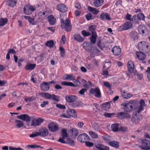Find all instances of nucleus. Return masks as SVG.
<instances>
[{
	"label": "nucleus",
	"mask_w": 150,
	"mask_h": 150,
	"mask_svg": "<svg viewBox=\"0 0 150 150\" xmlns=\"http://www.w3.org/2000/svg\"><path fill=\"white\" fill-rule=\"evenodd\" d=\"M61 27L62 28H64L65 30L69 32L72 29V25L70 21L68 18H66L65 21L63 19L61 20Z\"/></svg>",
	"instance_id": "f257e3e1"
},
{
	"label": "nucleus",
	"mask_w": 150,
	"mask_h": 150,
	"mask_svg": "<svg viewBox=\"0 0 150 150\" xmlns=\"http://www.w3.org/2000/svg\"><path fill=\"white\" fill-rule=\"evenodd\" d=\"M41 95L47 99H52L58 102L59 100V96L54 94H51L48 93L43 92L40 93Z\"/></svg>",
	"instance_id": "f03ea898"
},
{
	"label": "nucleus",
	"mask_w": 150,
	"mask_h": 150,
	"mask_svg": "<svg viewBox=\"0 0 150 150\" xmlns=\"http://www.w3.org/2000/svg\"><path fill=\"white\" fill-rule=\"evenodd\" d=\"M35 8L33 6L30 4H27L23 8L24 13L26 15H30L32 12L35 11Z\"/></svg>",
	"instance_id": "7ed1b4c3"
},
{
	"label": "nucleus",
	"mask_w": 150,
	"mask_h": 150,
	"mask_svg": "<svg viewBox=\"0 0 150 150\" xmlns=\"http://www.w3.org/2000/svg\"><path fill=\"white\" fill-rule=\"evenodd\" d=\"M68 135L67 132V130L65 129H63L62 130V135L59 139L58 141L60 142L65 144L66 140L68 138Z\"/></svg>",
	"instance_id": "20e7f679"
},
{
	"label": "nucleus",
	"mask_w": 150,
	"mask_h": 150,
	"mask_svg": "<svg viewBox=\"0 0 150 150\" xmlns=\"http://www.w3.org/2000/svg\"><path fill=\"white\" fill-rule=\"evenodd\" d=\"M44 121V119L41 118L39 117L37 119L34 118L32 120L31 123L30 124H28V125L29 126L36 127L40 125Z\"/></svg>",
	"instance_id": "39448f33"
},
{
	"label": "nucleus",
	"mask_w": 150,
	"mask_h": 150,
	"mask_svg": "<svg viewBox=\"0 0 150 150\" xmlns=\"http://www.w3.org/2000/svg\"><path fill=\"white\" fill-rule=\"evenodd\" d=\"M142 145L140 146L143 150H148L150 149V141L144 139L141 141Z\"/></svg>",
	"instance_id": "423d86ee"
},
{
	"label": "nucleus",
	"mask_w": 150,
	"mask_h": 150,
	"mask_svg": "<svg viewBox=\"0 0 150 150\" xmlns=\"http://www.w3.org/2000/svg\"><path fill=\"white\" fill-rule=\"evenodd\" d=\"M49 130L52 132H54L58 131L59 130L58 125L52 122L49 124L47 126Z\"/></svg>",
	"instance_id": "0eeeda50"
},
{
	"label": "nucleus",
	"mask_w": 150,
	"mask_h": 150,
	"mask_svg": "<svg viewBox=\"0 0 150 150\" xmlns=\"http://www.w3.org/2000/svg\"><path fill=\"white\" fill-rule=\"evenodd\" d=\"M77 139L80 142L85 143L89 140V137L85 133L79 135L78 136Z\"/></svg>",
	"instance_id": "6e6552de"
},
{
	"label": "nucleus",
	"mask_w": 150,
	"mask_h": 150,
	"mask_svg": "<svg viewBox=\"0 0 150 150\" xmlns=\"http://www.w3.org/2000/svg\"><path fill=\"white\" fill-rule=\"evenodd\" d=\"M132 26V24L131 22L127 21L125 23L122 25L120 26L119 30L120 31L126 30L130 28Z\"/></svg>",
	"instance_id": "1a4fd4ad"
},
{
	"label": "nucleus",
	"mask_w": 150,
	"mask_h": 150,
	"mask_svg": "<svg viewBox=\"0 0 150 150\" xmlns=\"http://www.w3.org/2000/svg\"><path fill=\"white\" fill-rule=\"evenodd\" d=\"M89 93L94 95L95 96L98 98L101 97V93L99 89L98 88H91L89 91Z\"/></svg>",
	"instance_id": "9d476101"
},
{
	"label": "nucleus",
	"mask_w": 150,
	"mask_h": 150,
	"mask_svg": "<svg viewBox=\"0 0 150 150\" xmlns=\"http://www.w3.org/2000/svg\"><path fill=\"white\" fill-rule=\"evenodd\" d=\"M117 117L120 119H123L125 118L129 119L131 117L130 115L127 113L125 112H122L118 113L117 114Z\"/></svg>",
	"instance_id": "9b49d317"
},
{
	"label": "nucleus",
	"mask_w": 150,
	"mask_h": 150,
	"mask_svg": "<svg viewBox=\"0 0 150 150\" xmlns=\"http://www.w3.org/2000/svg\"><path fill=\"white\" fill-rule=\"evenodd\" d=\"M38 132L39 136L45 137H46L48 135L49 131L47 128L44 127L39 129Z\"/></svg>",
	"instance_id": "f8f14e48"
},
{
	"label": "nucleus",
	"mask_w": 150,
	"mask_h": 150,
	"mask_svg": "<svg viewBox=\"0 0 150 150\" xmlns=\"http://www.w3.org/2000/svg\"><path fill=\"white\" fill-rule=\"evenodd\" d=\"M123 109L125 112H129L132 111L133 109V107L130 103H125L123 104Z\"/></svg>",
	"instance_id": "ddd939ff"
},
{
	"label": "nucleus",
	"mask_w": 150,
	"mask_h": 150,
	"mask_svg": "<svg viewBox=\"0 0 150 150\" xmlns=\"http://www.w3.org/2000/svg\"><path fill=\"white\" fill-rule=\"evenodd\" d=\"M17 117L19 119H21L24 121H26L27 122V124H28V123L30 120L31 117L28 115L24 114L20 115L17 116Z\"/></svg>",
	"instance_id": "4468645a"
},
{
	"label": "nucleus",
	"mask_w": 150,
	"mask_h": 150,
	"mask_svg": "<svg viewBox=\"0 0 150 150\" xmlns=\"http://www.w3.org/2000/svg\"><path fill=\"white\" fill-rule=\"evenodd\" d=\"M131 15L127 13L126 16V18L127 20L133 21L135 23H138V21L137 20V16L136 15H134L132 18H131Z\"/></svg>",
	"instance_id": "2eb2a0df"
},
{
	"label": "nucleus",
	"mask_w": 150,
	"mask_h": 150,
	"mask_svg": "<svg viewBox=\"0 0 150 150\" xmlns=\"http://www.w3.org/2000/svg\"><path fill=\"white\" fill-rule=\"evenodd\" d=\"M57 9L61 12L64 13L66 12L67 8L66 6L64 4H60L57 6Z\"/></svg>",
	"instance_id": "dca6fc26"
},
{
	"label": "nucleus",
	"mask_w": 150,
	"mask_h": 150,
	"mask_svg": "<svg viewBox=\"0 0 150 150\" xmlns=\"http://www.w3.org/2000/svg\"><path fill=\"white\" fill-rule=\"evenodd\" d=\"M83 48L85 50L91 52L93 47V45L91 43L84 42L83 43Z\"/></svg>",
	"instance_id": "f3484780"
},
{
	"label": "nucleus",
	"mask_w": 150,
	"mask_h": 150,
	"mask_svg": "<svg viewBox=\"0 0 150 150\" xmlns=\"http://www.w3.org/2000/svg\"><path fill=\"white\" fill-rule=\"evenodd\" d=\"M41 89L44 91H46L50 89L49 84L46 82H43L40 86Z\"/></svg>",
	"instance_id": "a211bd4d"
},
{
	"label": "nucleus",
	"mask_w": 150,
	"mask_h": 150,
	"mask_svg": "<svg viewBox=\"0 0 150 150\" xmlns=\"http://www.w3.org/2000/svg\"><path fill=\"white\" fill-rule=\"evenodd\" d=\"M77 98V97L75 96L70 95L65 97L66 101L68 102L71 103L75 102Z\"/></svg>",
	"instance_id": "6ab92c4d"
},
{
	"label": "nucleus",
	"mask_w": 150,
	"mask_h": 150,
	"mask_svg": "<svg viewBox=\"0 0 150 150\" xmlns=\"http://www.w3.org/2000/svg\"><path fill=\"white\" fill-rule=\"evenodd\" d=\"M67 114L69 117L71 116L74 118H76L77 117V114L75 111L73 109H68L67 110Z\"/></svg>",
	"instance_id": "aec40b11"
},
{
	"label": "nucleus",
	"mask_w": 150,
	"mask_h": 150,
	"mask_svg": "<svg viewBox=\"0 0 150 150\" xmlns=\"http://www.w3.org/2000/svg\"><path fill=\"white\" fill-rule=\"evenodd\" d=\"M127 67L129 72L132 73L134 69V64L133 62L131 60L129 61L127 63Z\"/></svg>",
	"instance_id": "412c9836"
},
{
	"label": "nucleus",
	"mask_w": 150,
	"mask_h": 150,
	"mask_svg": "<svg viewBox=\"0 0 150 150\" xmlns=\"http://www.w3.org/2000/svg\"><path fill=\"white\" fill-rule=\"evenodd\" d=\"M112 52L114 55L118 56L120 54L121 50L119 47L115 46L112 48Z\"/></svg>",
	"instance_id": "4be33fe9"
},
{
	"label": "nucleus",
	"mask_w": 150,
	"mask_h": 150,
	"mask_svg": "<svg viewBox=\"0 0 150 150\" xmlns=\"http://www.w3.org/2000/svg\"><path fill=\"white\" fill-rule=\"evenodd\" d=\"M137 57L139 59L142 61L143 63H146L145 61H144L146 58V56L144 53L141 52H138L137 53Z\"/></svg>",
	"instance_id": "5701e85b"
},
{
	"label": "nucleus",
	"mask_w": 150,
	"mask_h": 150,
	"mask_svg": "<svg viewBox=\"0 0 150 150\" xmlns=\"http://www.w3.org/2000/svg\"><path fill=\"white\" fill-rule=\"evenodd\" d=\"M138 48L142 51L146 47H148V44L145 41L141 42L138 45Z\"/></svg>",
	"instance_id": "b1692460"
},
{
	"label": "nucleus",
	"mask_w": 150,
	"mask_h": 150,
	"mask_svg": "<svg viewBox=\"0 0 150 150\" xmlns=\"http://www.w3.org/2000/svg\"><path fill=\"white\" fill-rule=\"evenodd\" d=\"M100 17L102 20H107L108 21H110L111 20L109 15L107 13L105 12L102 13L100 15Z\"/></svg>",
	"instance_id": "393cba45"
},
{
	"label": "nucleus",
	"mask_w": 150,
	"mask_h": 150,
	"mask_svg": "<svg viewBox=\"0 0 150 150\" xmlns=\"http://www.w3.org/2000/svg\"><path fill=\"white\" fill-rule=\"evenodd\" d=\"M15 127L16 128L19 129L23 127L24 125V124L22 121L16 120L15 121Z\"/></svg>",
	"instance_id": "a878e982"
},
{
	"label": "nucleus",
	"mask_w": 150,
	"mask_h": 150,
	"mask_svg": "<svg viewBox=\"0 0 150 150\" xmlns=\"http://www.w3.org/2000/svg\"><path fill=\"white\" fill-rule=\"evenodd\" d=\"M74 39L79 42H82L84 40V38H82L79 34H75L73 35Z\"/></svg>",
	"instance_id": "bb28decb"
},
{
	"label": "nucleus",
	"mask_w": 150,
	"mask_h": 150,
	"mask_svg": "<svg viewBox=\"0 0 150 150\" xmlns=\"http://www.w3.org/2000/svg\"><path fill=\"white\" fill-rule=\"evenodd\" d=\"M103 0H95L93 1V4L95 6L98 7L103 4Z\"/></svg>",
	"instance_id": "cd10ccee"
},
{
	"label": "nucleus",
	"mask_w": 150,
	"mask_h": 150,
	"mask_svg": "<svg viewBox=\"0 0 150 150\" xmlns=\"http://www.w3.org/2000/svg\"><path fill=\"white\" fill-rule=\"evenodd\" d=\"M47 19L51 25H53L54 24L56 21V19L54 17L53 15H50L48 16Z\"/></svg>",
	"instance_id": "c85d7f7f"
},
{
	"label": "nucleus",
	"mask_w": 150,
	"mask_h": 150,
	"mask_svg": "<svg viewBox=\"0 0 150 150\" xmlns=\"http://www.w3.org/2000/svg\"><path fill=\"white\" fill-rule=\"evenodd\" d=\"M121 93L122 96L125 98L128 99L132 96V95L130 93H127L124 90H121Z\"/></svg>",
	"instance_id": "c756f323"
},
{
	"label": "nucleus",
	"mask_w": 150,
	"mask_h": 150,
	"mask_svg": "<svg viewBox=\"0 0 150 150\" xmlns=\"http://www.w3.org/2000/svg\"><path fill=\"white\" fill-rule=\"evenodd\" d=\"M63 79H64L67 80L69 79L72 81L75 80V76L73 74H65L63 76Z\"/></svg>",
	"instance_id": "7c9ffc66"
},
{
	"label": "nucleus",
	"mask_w": 150,
	"mask_h": 150,
	"mask_svg": "<svg viewBox=\"0 0 150 150\" xmlns=\"http://www.w3.org/2000/svg\"><path fill=\"white\" fill-rule=\"evenodd\" d=\"M88 9L89 11L91 12L94 15L97 14L99 12V10L96 9V8L90 6H88Z\"/></svg>",
	"instance_id": "2f4dec72"
},
{
	"label": "nucleus",
	"mask_w": 150,
	"mask_h": 150,
	"mask_svg": "<svg viewBox=\"0 0 150 150\" xmlns=\"http://www.w3.org/2000/svg\"><path fill=\"white\" fill-rule=\"evenodd\" d=\"M91 35L92 36L90 38V41L93 43L95 44L96 42L97 37V33H93L91 34Z\"/></svg>",
	"instance_id": "473e14b6"
},
{
	"label": "nucleus",
	"mask_w": 150,
	"mask_h": 150,
	"mask_svg": "<svg viewBox=\"0 0 150 150\" xmlns=\"http://www.w3.org/2000/svg\"><path fill=\"white\" fill-rule=\"evenodd\" d=\"M16 3V0H8L7 2V5L9 6L12 7L15 6Z\"/></svg>",
	"instance_id": "72a5a7b5"
},
{
	"label": "nucleus",
	"mask_w": 150,
	"mask_h": 150,
	"mask_svg": "<svg viewBox=\"0 0 150 150\" xmlns=\"http://www.w3.org/2000/svg\"><path fill=\"white\" fill-rule=\"evenodd\" d=\"M97 26L95 25H92L89 26L88 27V30L91 32V34L93 33H96L95 31Z\"/></svg>",
	"instance_id": "f704fd0d"
},
{
	"label": "nucleus",
	"mask_w": 150,
	"mask_h": 150,
	"mask_svg": "<svg viewBox=\"0 0 150 150\" xmlns=\"http://www.w3.org/2000/svg\"><path fill=\"white\" fill-rule=\"evenodd\" d=\"M35 66L36 64H35L29 63L26 65L25 68L27 70H32L34 69Z\"/></svg>",
	"instance_id": "c9c22d12"
},
{
	"label": "nucleus",
	"mask_w": 150,
	"mask_h": 150,
	"mask_svg": "<svg viewBox=\"0 0 150 150\" xmlns=\"http://www.w3.org/2000/svg\"><path fill=\"white\" fill-rule=\"evenodd\" d=\"M109 144L110 146L114 147L117 148L119 146V143L116 141H112L109 143Z\"/></svg>",
	"instance_id": "e433bc0d"
},
{
	"label": "nucleus",
	"mask_w": 150,
	"mask_h": 150,
	"mask_svg": "<svg viewBox=\"0 0 150 150\" xmlns=\"http://www.w3.org/2000/svg\"><path fill=\"white\" fill-rule=\"evenodd\" d=\"M118 124H113L111 126V128L112 131L117 132L119 130Z\"/></svg>",
	"instance_id": "4c0bfd02"
},
{
	"label": "nucleus",
	"mask_w": 150,
	"mask_h": 150,
	"mask_svg": "<svg viewBox=\"0 0 150 150\" xmlns=\"http://www.w3.org/2000/svg\"><path fill=\"white\" fill-rule=\"evenodd\" d=\"M61 84L62 85L65 86H75L74 85V84L71 82L63 81L61 82Z\"/></svg>",
	"instance_id": "58836bf2"
},
{
	"label": "nucleus",
	"mask_w": 150,
	"mask_h": 150,
	"mask_svg": "<svg viewBox=\"0 0 150 150\" xmlns=\"http://www.w3.org/2000/svg\"><path fill=\"white\" fill-rule=\"evenodd\" d=\"M137 18L139 20L144 21L145 16L142 13H139L137 16Z\"/></svg>",
	"instance_id": "ea45409f"
},
{
	"label": "nucleus",
	"mask_w": 150,
	"mask_h": 150,
	"mask_svg": "<svg viewBox=\"0 0 150 150\" xmlns=\"http://www.w3.org/2000/svg\"><path fill=\"white\" fill-rule=\"evenodd\" d=\"M140 120V119L137 116L132 117L131 119L132 122L135 124L138 123Z\"/></svg>",
	"instance_id": "a19ab883"
},
{
	"label": "nucleus",
	"mask_w": 150,
	"mask_h": 150,
	"mask_svg": "<svg viewBox=\"0 0 150 150\" xmlns=\"http://www.w3.org/2000/svg\"><path fill=\"white\" fill-rule=\"evenodd\" d=\"M110 104L109 103H106L102 105L101 107L104 110H107L110 108Z\"/></svg>",
	"instance_id": "79ce46f5"
},
{
	"label": "nucleus",
	"mask_w": 150,
	"mask_h": 150,
	"mask_svg": "<svg viewBox=\"0 0 150 150\" xmlns=\"http://www.w3.org/2000/svg\"><path fill=\"white\" fill-rule=\"evenodd\" d=\"M8 20L6 18H2L0 19V26H3L7 23Z\"/></svg>",
	"instance_id": "37998d69"
},
{
	"label": "nucleus",
	"mask_w": 150,
	"mask_h": 150,
	"mask_svg": "<svg viewBox=\"0 0 150 150\" xmlns=\"http://www.w3.org/2000/svg\"><path fill=\"white\" fill-rule=\"evenodd\" d=\"M72 133V136L76 137L78 134V130L75 128L72 129L70 130Z\"/></svg>",
	"instance_id": "c03bdc74"
},
{
	"label": "nucleus",
	"mask_w": 150,
	"mask_h": 150,
	"mask_svg": "<svg viewBox=\"0 0 150 150\" xmlns=\"http://www.w3.org/2000/svg\"><path fill=\"white\" fill-rule=\"evenodd\" d=\"M65 144H69L71 145L74 146V142L73 140L68 138L66 140Z\"/></svg>",
	"instance_id": "a18cd8bd"
},
{
	"label": "nucleus",
	"mask_w": 150,
	"mask_h": 150,
	"mask_svg": "<svg viewBox=\"0 0 150 150\" xmlns=\"http://www.w3.org/2000/svg\"><path fill=\"white\" fill-rule=\"evenodd\" d=\"M35 99V97L34 96H31V97H29L27 98H25L24 99V100L26 102H30L34 100Z\"/></svg>",
	"instance_id": "49530a36"
},
{
	"label": "nucleus",
	"mask_w": 150,
	"mask_h": 150,
	"mask_svg": "<svg viewBox=\"0 0 150 150\" xmlns=\"http://www.w3.org/2000/svg\"><path fill=\"white\" fill-rule=\"evenodd\" d=\"M46 46L50 48H52L53 47L54 42L53 40H51L47 42L45 44Z\"/></svg>",
	"instance_id": "de8ad7c7"
},
{
	"label": "nucleus",
	"mask_w": 150,
	"mask_h": 150,
	"mask_svg": "<svg viewBox=\"0 0 150 150\" xmlns=\"http://www.w3.org/2000/svg\"><path fill=\"white\" fill-rule=\"evenodd\" d=\"M81 34L84 37L89 36L91 33L85 30H83L81 32Z\"/></svg>",
	"instance_id": "09e8293b"
},
{
	"label": "nucleus",
	"mask_w": 150,
	"mask_h": 150,
	"mask_svg": "<svg viewBox=\"0 0 150 150\" xmlns=\"http://www.w3.org/2000/svg\"><path fill=\"white\" fill-rule=\"evenodd\" d=\"M92 126L95 130L99 132H100L101 128L96 123H94L92 125Z\"/></svg>",
	"instance_id": "8fccbe9b"
},
{
	"label": "nucleus",
	"mask_w": 150,
	"mask_h": 150,
	"mask_svg": "<svg viewBox=\"0 0 150 150\" xmlns=\"http://www.w3.org/2000/svg\"><path fill=\"white\" fill-rule=\"evenodd\" d=\"M38 132H33L32 134H30V137L31 138H34L39 136Z\"/></svg>",
	"instance_id": "3c124183"
},
{
	"label": "nucleus",
	"mask_w": 150,
	"mask_h": 150,
	"mask_svg": "<svg viewBox=\"0 0 150 150\" xmlns=\"http://www.w3.org/2000/svg\"><path fill=\"white\" fill-rule=\"evenodd\" d=\"M73 81L75 83V84H74V85L75 86H72L73 87H76L79 86L81 84V82L78 79H75V80H74Z\"/></svg>",
	"instance_id": "603ef678"
},
{
	"label": "nucleus",
	"mask_w": 150,
	"mask_h": 150,
	"mask_svg": "<svg viewBox=\"0 0 150 150\" xmlns=\"http://www.w3.org/2000/svg\"><path fill=\"white\" fill-rule=\"evenodd\" d=\"M86 18L88 21L93 19V16L90 13H89L86 15Z\"/></svg>",
	"instance_id": "864d4df0"
},
{
	"label": "nucleus",
	"mask_w": 150,
	"mask_h": 150,
	"mask_svg": "<svg viewBox=\"0 0 150 150\" xmlns=\"http://www.w3.org/2000/svg\"><path fill=\"white\" fill-rule=\"evenodd\" d=\"M89 135L93 138H96L98 137L97 135L92 131H89Z\"/></svg>",
	"instance_id": "5fc2aeb1"
},
{
	"label": "nucleus",
	"mask_w": 150,
	"mask_h": 150,
	"mask_svg": "<svg viewBox=\"0 0 150 150\" xmlns=\"http://www.w3.org/2000/svg\"><path fill=\"white\" fill-rule=\"evenodd\" d=\"M59 50L60 51L61 55L62 57H64V56L65 51L64 49L62 47H60L59 48Z\"/></svg>",
	"instance_id": "6e6d98bb"
},
{
	"label": "nucleus",
	"mask_w": 150,
	"mask_h": 150,
	"mask_svg": "<svg viewBox=\"0 0 150 150\" xmlns=\"http://www.w3.org/2000/svg\"><path fill=\"white\" fill-rule=\"evenodd\" d=\"M87 91L85 89L83 88L81 89V90L79 91L78 93L82 96H84V93L85 92H87Z\"/></svg>",
	"instance_id": "4d7b16f0"
},
{
	"label": "nucleus",
	"mask_w": 150,
	"mask_h": 150,
	"mask_svg": "<svg viewBox=\"0 0 150 150\" xmlns=\"http://www.w3.org/2000/svg\"><path fill=\"white\" fill-rule=\"evenodd\" d=\"M146 72L147 73V76L149 79L150 81V67H148L147 69L146 70Z\"/></svg>",
	"instance_id": "13d9d810"
},
{
	"label": "nucleus",
	"mask_w": 150,
	"mask_h": 150,
	"mask_svg": "<svg viewBox=\"0 0 150 150\" xmlns=\"http://www.w3.org/2000/svg\"><path fill=\"white\" fill-rule=\"evenodd\" d=\"M27 147H30L31 148H40L41 149H42L43 147L39 145H28L27 146Z\"/></svg>",
	"instance_id": "bf43d9fd"
},
{
	"label": "nucleus",
	"mask_w": 150,
	"mask_h": 150,
	"mask_svg": "<svg viewBox=\"0 0 150 150\" xmlns=\"http://www.w3.org/2000/svg\"><path fill=\"white\" fill-rule=\"evenodd\" d=\"M104 85L109 89H110L111 88V86L108 82L104 81L103 82Z\"/></svg>",
	"instance_id": "052dcab7"
},
{
	"label": "nucleus",
	"mask_w": 150,
	"mask_h": 150,
	"mask_svg": "<svg viewBox=\"0 0 150 150\" xmlns=\"http://www.w3.org/2000/svg\"><path fill=\"white\" fill-rule=\"evenodd\" d=\"M103 139L105 140L108 142L110 140V137L108 135H105L102 137Z\"/></svg>",
	"instance_id": "680f3d73"
},
{
	"label": "nucleus",
	"mask_w": 150,
	"mask_h": 150,
	"mask_svg": "<svg viewBox=\"0 0 150 150\" xmlns=\"http://www.w3.org/2000/svg\"><path fill=\"white\" fill-rule=\"evenodd\" d=\"M100 52L99 50L97 48H95L92 50L91 52L93 54L97 53Z\"/></svg>",
	"instance_id": "e2e57ef3"
},
{
	"label": "nucleus",
	"mask_w": 150,
	"mask_h": 150,
	"mask_svg": "<svg viewBox=\"0 0 150 150\" xmlns=\"http://www.w3.org/2000/svg\"><path fill=\"white\" fill-rule=\"evenodd\" d=\"M9 150H23V149L20 147L15 148L10 146L9 147Z\"/></svg>",
	"instance_id": "0e129e2a"
},
{
	"label": "nucleus",
	"mask_w": 150,
	"mask_h": 150,
	"mask_svg": "<svg viewBox=\"0 0 150 150\" xmlns=\"http://www.w3.org/2000/svg\"><path fill=\"white\" fill-rule=\"evenodd\" d=\"M140 106L144 108V106H145V102L144 100L142 99L140 100L139 101Z\"/></svg>",
	"instance_id": "69168bd1"
},
{
	"label": "nucleus",
	"mask_w": 150,
	"mask_h": 150,
	"mask_svg": "<svg viewBox=\"0 0 150 150\" xmlns=\"http://www.w3.org/2000/svg\"><path fill=\"white\" fill-rule=\"evenodd\" d=\"M56 106L60 109H64L66 108L65 106L64 105H62L60 104H57L56 105Z\"/></svg>",
	"instance_id": "338daca9"
},
{
	"label": "nucleus",
	"mask_w": 150,
	"mask_h": 150,
	"mask_svg": "<svg viewBox=\"0 0 150 150\" xmlns=\"http://www.w3.org/2000/svg\"><path fill=\"white\" fill-rule=\"evenodd\" d=\"M142 51L144 52L147 53L150 52V49L148 47H146Z\"/></svg>",
	"instance_id": "774afa93"
}]
</instances>
